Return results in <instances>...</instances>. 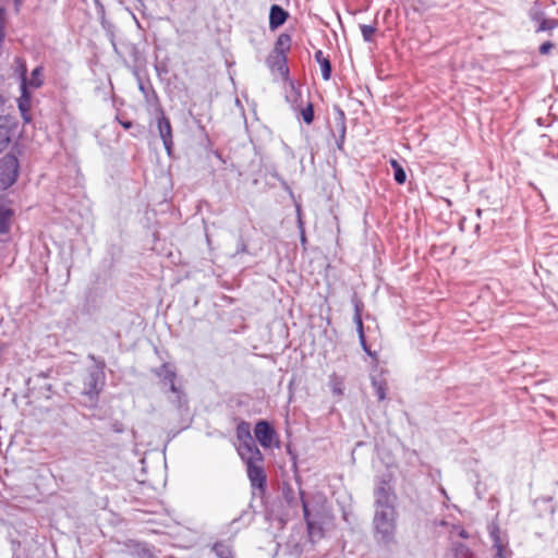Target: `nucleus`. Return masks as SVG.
I'll list each match as a JSON object with an SVG mask.
<instances>
[{
  "label": "nucleus",
  "instance_id": "4468645a",
  "mask_svg": "<svg viewBox=\"0 0 558 558\" xmlns=\"http://www.w3.org/2000/svg\"><path fill=\"white\" fill-rule=\"evenodd\" d=\"M21 68H22V84H21L22 97L20 98L19 107H20V110L24 113L28 107L29 94L26 90V77H25L26 66L24 63H22Z\"/></svg>",
  "mask_w": 558,
  "mask_h": 558
},
{
  "label": "nucleus",
  "instance_id": "cd10ccee",
  "mask_svg": "<svg viewBox=\"0 0 558 558\" xmlns=\"http://www.w3.org/2000/svg\"><path fill=\"white\" fill-rule=\"evenodd\" d=\"M375 31H376L375 27H373L371 25H362L361 26V32H362L363 38L366 41L372 40V37H373Z\"/></svg>",
  "mask_w": 558,
  "mask_h": 558
},
{
  "label": "nucleus",
  "instance_id": "7ed1b4c3",
  "mask_svg": "<svg viewBox=\"0 0 558 558\" xmlns=\"http://www.w3.org/2000/svg\"><path fill=\"white\" fill-rule=\"evenodd\" d=\"M375 507L391 506L396 504V495L388 480H380L374 490Z\"/></svg>",
  "mask_w": 558,
  "mask_h": 558
},
{
  "label": "nucleus",
  "instance_id": "dca6fc26",
  "mask_svg": "<svg viewBox=\"0 0 558 558\" xmlns=\"http://www.w3.org/2000/svg\"><path fill=\"white\" fill-rule=\"evenodd\" d=\"M315 60L320 64L323 78L328 81L331 74L330 61L324 56L322 50L315 52Z\"/></svg>",
  "mask_w": 558,
  "mask_h": 558
},
{
  "label": "nucleus",
  "instance_id": "1a4fd4ad",
  "mask_svg": "<svg viewBox=\"0 0 558 558\" xmlns=\"http://www.w3.org/2000/svg\"><path fill=\"white\" fill-rule=\"evenodd\" d=\"M14 132V122L9 117H0V154L8 148Z\"/></svg>",
  "mask_w": 558,
  "mask_h": 558
},
{
  "label": "nucleus",
  "instance_id": "2eb2a0df",
  "mask_svg": "<svg viewBox=\"0 0 558 558\" xmlns=\"http://www.w3.org/2000/svg\"><path fill=\"white\" fill-rule=\"evenodd\" d=\"M236 437L240 444H252L254 441L247 422L243 421L236 426Z\"/></svg>",
  "mask_w": 558,
  "mask_h": 558
},
{
  "label": "nucleus",
  "instance_id": "a878e982",
  "mask_svg": "<svg viewBox=\"0 0 558 558\" xmlns=\"http://www.w3.org/2000/svg\"><path fill=\"white\" fill-rule=\"evenodd\" d=\"M354 323L357 328L360 342H364V331H363V322L360 313H354Z\"/></svg>",
  "mask_w": 558,
  "mask_h": 558
},
{
  "label": "nucleus",
  "instance_id": "39448f33",
  "mask_svg": "<svg viewBox=\"0 0 558 558\" xmlns=\"http://www.w3.org/2000/svg\"><path fill=\"white\" fill-rule=\"evenodd\" d=\"M238 453L244 461L245 465L264 462V456L254 441L252 444H240L238 447Z\"/></svg>",
  "mask_w": 558,
  "mask_h": 558
},
{
  "label": "nucleus",
  "instance_id": "c9c22d12",
  "mask_svg": "<svg viewBox=\"0 0 558 558\" xmlns=\"http://www.w3.org/2000/svg\"><path fill=\"white\" fill-rule=\"evenodd\" d=\"M459 535H460L461 537H463V538H468V537H469L468 532H466L465 530H463V529H462V530H460Z\"/></svg>",
  "mask_w": 558,
  "mask_h": 558
},
{
  "label": "nucleus",
  "instance_id": "7c9ffc66",
  "mask_svg": "<svg viewBox=\"0 0 558 558\" xmlns=\"http://www.w3.org/2000/svg\"><path fill=\"white\" fill-rule=\"evenodd\" d=\"M553 47L554 45L550 41H546L539 47V52L542 54H547Z\"/></svg>",
  "mask_w": 558,
  "mask_h": 558
},
{
  "label": "nucleus",
  "instance_id": "f704fd0d",
  "mask_svg": "<svg viewBox=\"0 0 558 558\" xmlns=\"http://www.w3.org/2000/svg\"><path fill=\"white\" fill-rule=\"evenodd\" d=\"M292 490L290 488H288L286 492H284V496H286V499L288 500V502L290 504L292 501V497H291V494Z\"/></svg>",
  "mask_w": 558,
  "mask_h": 558
},
{
  "label": "nucleus",
  "instance_id": "4be33fe9",
  "mask_svg": "<svg viewBox=\"0 0 558 558\" xmlns=\"http://www.w3.org/2000/svg\"><path fill=\"white\" fill-rule=\"evenodd\" d=\"M453 556L454 558H472V553L468 546L461 543H457L453 545Z\"/></svg>",
  "mask_w": 558,
  "mask_h": 558
},
{
  "label": "nucleus",
  "instance_id": "f3484780",
  "mask_svg": "<svg viewBox=\"0 0 558 558\" xmlns=\"http://www.w3.org/2000/svg\"><path fill=\"white\" fill-rule=\"evenodd\" d=\"M329 387L333 395L341 397L344 391L343 378L336 374H332L329 377Z\"/></svg>",
  "mask_w": 558,
  "mask_h": 558
},
{
  "label": "nucleus",
  "instance_id": "ea45409f",
  "mask_svg": "<svg viewBox=\"0 0 558 558\" xmlns=\"http://www.w3.org/2000/svg\"><path fill=\"white\" fill-rule=\"evenodd\" d=\"M476 214H477V216H478V217H481V216H482V210H481V209H477V210H476Z\"/></svg>",
  "mask_w": 558,
  "mask_h": 558
},
{
  "label": "nucleus",
  "instance_id": "c85d7f7f",
  "mask_svg": "<svg viewBox=\"0 0 558 558\" xmlns=\"http://www.w3.org/2000/svg\"><path fill=\"white\" fill-rule=\"evenodd\" d=\"M557 25L555 20H543L537 28V32L550 31Z\"/></svg>",
  "mask_w": 558,
  "mask_h": 558
},
{
  "label": "nucleus",
  "instance_id": "473e14b6",
  "mask_svg": "<svg viewBox=\"0 0 558 558\" xmlns=\"http://www.w3.org/2000/svg\"><path fill=\"white\" fill-rule=\"evenodd\" d=\"M495 550H496L495 558H507L506 548H499V549H495Z\"/></svg>",
  "mask_w": 558,
  "mask_h": 558
},
{
  "label": "nucleus",
  "instance_id": "9b49d317",
  "mask_svg": "<svg viewBox=\"0 0 558 558\" xmlns=\"http://www.w3.org/2000/svg\"><path fill=\"white\" fill-rule=\"evenodd\" d=\"M289 14L280 5L274 4L269 12V27L276 29L286 23Z\"/></svg>",
  "mask_w": 558,
  "mask_h": 558
},
{
  "label": "nucleus",
  "instance_id": "9d476101",
  "mask_svg": "<svg viewBox=\"0 0 558 558\" xmlns=\"http://www.w3.org/2000/svg\"><path fill=\"white\" fill-rule=\"evenodd\" d=\"M157 126H158L159 135L163 142L165 148L168 151V154L170 155L173 142H172V130H171V124H170L169 119L167 117H165L163 114H161L158 118Z\"/></svg>",
  "mask_w": 558,
  "mask_h": 558
},
{
  "label": "nucleus",
  "instance_id": "423d86ee",
  "mask_svg": "<svg viewBox=\"0 0 558 558\" xmlns=\"http://www.w3.org/2000/svg\"><path fill=\"white\" fill-rule=\"evenodd\" d=\"M156 375L160 378V380L170 386V390L177 395L179 402H181V397L183 392L175 386V377L177 374L172 366L168 363L162 364L158 369H156Z\"/></svg>",
  "mask_w": 558,
  "mask_h": 558
},
{
  "label": "nucleus",
  "instance_id": "5701e85b",
  "mask_svg": "<svg viewBox=\"0 0 558 558\" xmlns=\"http://www.w3.org/2000/svg\"><path fill=\"white\" fill-rule=\"evenodd\" d=\"M390 163H391V167H392V168H393V170H395V174H393L395 180H396L399 184H403V183L405 182V179H407V174H405V172H404L403 168H402V167L400 166V163H399L397 160H395V159H392V160L390 161Z\"/></svg>",
  "mask_w": 558,
  "mask_h": 558
},
{
  "label": "nucleus",
  "instance_id": "4c0bfd02",
  "mask_svg": "<svg viewBox=\"0 0 558 558\" xmlns=\"http://www.w3.org/2000/svg\"><path fill=\"white\" fill-rule=\"evenodd\" d=\"M355 313H360L361 314V304H360V302L355 303Z\"/></svg>",
  "mask_w": 558,
  "mask_h": 558
},
{
  "label": "nucleus",
  "instance_id": "aec40b11",
  "mask_svg": "<svg viewBox=\"0 0 558 558\" xmlns=\"http://www.w3.org/2000/svg\"><path fill=\"white\" fill-rule=\"evenodd\" d=\"M372 386L375 389L377 398L379 401L386 399L387 384L384 380H378L376 378H372Z\"/></svg>",
  "mask_w": 558,
  "mask_h": 558
},
{
  "label": "nucleus",
  "instance_id": "2f4dec72",
  "mask_svg": "<svg viewBox=\"0 0 558 558\" xmlns=\"http://www.w3.org/2000/svg\"><path fill=\"white\" fill-rule=\"evenodd\" d=\"M3 39V10L0 8V43Z\"/></svg>",
  "mask_w": 558,
  "mask_h": 558
},
{
  "label": "nucleus",
  "instance_id": "f8f14e48",
  "mask_svg": "<svg viewBox=\"0 0 558 558\" xmlns=\"http://www.w3.org/2000/svg\"><path fill=\"white\" fill-rule=\"evenodd\" d=\"M326 500L322 496H318L314 505H310L311 517L314 519L325 520L328 517L326 510Z\"/></svg>",
  "mask_w": 558,
  "mask_h": 558
},
{
  "label": "nucleus",
  "instance_id": "a19ab883",
  "mask_svg": "<svg viewBox=\"0 0 558 558\" xmlns=\"http://www.w3.org/2000/svg\"><path fill=\"white\" fill-rule=\"evenodd\" d=\"M361 344H362V348L367 347V344H366V340L364 339V342H361Z\"/></svg>",
  "mask_w": 558,
  "mask_h": 558
},
{
  "label": "nucleus",
  "instance_id": "b1692460",
  "mask_svg": "<svg viewBox=\"0 0 558 558\" xmlns=\"http://www.w3.org/2000/svg\"><path fill=\"white\" fill-rule=\"evenodd\" d=\"M291 43V37L288 34H281L276 43V50L280 53H283L284 50L289 49Z\"/></svg>",
  "mask_w": 558,
  "mask_h": 558
},
{
  "label": "nucleus",
  "instance_id": "20e7f679",
  "mask_svg": "<svg viewBox=\"0 0 558 558\" xmlns=\"http://www.w3.org/2000/svg\"><path fill=\"white\" fill-rule=\"evenodd\" d=\"M302 506H303V513H304V519L306 521L310 539L312 542L320 539L324 535L323 523L325 520L312 518L308 502H306L303 498H302Z\"/></svg>",
  "mask_w": 558,
  "mask_h": 558
},
{
  "label": "nucleus",
  "instance_id": "412c9836",
  "mask_svg": "<svg viewBox=\"0 0 558 558\" xmlns=\"http://www.w3.org/2000/svg\"><path fill=\"white\" fill-rule=\"evenodd\" d=\"M41 84V68L38 66L32 72V77L29 80L26 78V87L31 86L33 88H38Z\"/></svg>",
  "mask_w": 558,
  "mask_h": 558
},
{
  "label": "nucleus",
  "instance_id": "6e6552de",
  "mask_svg": "<svg viewBox=\"0 0 558 558\" xmlns=\"http://www.w3.org/2000/svg\"><path fill=\"white\" fill-rule=\"evenodd\" d=\"M255 437L264 448H269L272 445L275 430L266 421H259L255 425Z\"/></svg>",
  "mask_w": 558,
  "mask_h": 558
},
{
  "label": "nucleus",
  "instance_id": "a211bd4d",
  "mask_svg": "<svg viewBox=\"0 0 558 558\" xmlns=\"http://www.w3.org/2000/svg\"><path fill=\"white\" fill-rule=\"evenodd\" d=\"M5 167L8 169V180H7V183L9 185H11L15 180H16V177H17V161L16 159H9L7 162H5Z\"/></svg>",
  "mask_w": 558,
  "mask_h": 558
},
{
  "label": "nucleus",
  "instance_id": "0eeeda50",
  "mask_svg": "<svg viewBox=\"0 0 558 558\" xmlns=\"http://www.w3.org/2000/svg\"><path fill=\"white\" fill-rule=\"evenodd\" d=\"M246 472L252 487L264 492L266 487V473L263 463L246 465Z\"/></svg>",
  "mask_w": 558,
  "mask_h": 558
},
{
  "label": "nucleus",
  "instance_id": "c756f323",
  "mask_svg": "<svg viewBox=\"0 0 558 558\" xmlns=\"http://www.w3.org/2000/svg\"><path fill=\"white\" fill-rule=\"evenodd\" d=\"M302 117L304 122L307 124L312 123L314 119V111L312 105L307 106L305 109L302 110Z\"/></svg>",
  "mask_w": 558,
  "mask_h": 558
},
{
  "label": "nucleus",
  "instance_id": "72a5a7b5",
  "mask_svg": "<svg viewBox=\"0 0 558 558\" xmlns=\"http://www.w3.org/2000/svg\"><path fill=\"white\" fill-rule=\"evenodd\" d=\"M112 427H113V430H114V432H117V433H122V432H123V426H122V424H121V423H118V422H117V423H114V424L112 425Z\"/></svg>",
  "mask_w": 558,
  "mask_h": 558
},
{
  "label": "nucleus",
  "instance_id": "79ce46f5",
  "mask_svg": "<svg viewBox=\"0 0 558 558\" xmlns=\"http://www.w3.org/2000/svg\"><path fill=\"white\" fill-rule=\"evenodd\" d=\"M3 104V99L2 97L0 96V106Z\"/></svg>",
  "mask_w": 558,
  "mask_h": 558
},
{
  "label": "nucleus",
  "instance_id": "f257e3e1",
  "mask_svg": "<svg viewBox=\"0 0 558 558\" xmlns=\"http://www.w3.org/2000/svg\"><path fill=\"white\" fill-rule=\"evenodd\" d=\"M397 511L395 505L375 507L373 524L377 539L380 543L389 544L393 541L397 529Z\"/></svg>",
  "mask_w": 558,
  "mask_h": 558
},
{
  "label": "nucleus",
  "instance_id": "58836bf2",
  "mask_svg": "<svg viewBox=\"0 0 558 558\" xmlns=\"http://www.w3.org/2000/svg\"><path fill=\"white\" fill-rule=\"evenodd\" d=\"M363 350L371 356H373V353L369 351L368 347L363 348Z\"/></svg>",
  "mask_w": 558,
  "mask_h": 558
},
{
  "label": "nucleus",
  "instance_id": "6ab92c4d",
  "mask_svg": "<svg viewBox=\"0 0 558 558\" xmlns=\"http://www.w3.org/2000/svg\"><path fill=\"white\" fill-rule=\"evenodd\" d=\"M213 549L219 558H233L232 548L228 544L217 543Z\"/></svg>",
  "mask_w": 558,
  "mask_h": 558
},
{
  "label": "nucleus",
  "instance_id": "bb28decb",
  "mask_svg": "<svg viewBox=\"0 0 558 558\" xmlns=\"http://www.w3.org/2000/svg\"><path fill=\"white\" fill-rule=\"evenodd\" d=\"M354 323L357 328L360 342H364V331H363V322L360 313H354Z\"/></svg>",
  "mask_w": 558,
  "mask_h": 558
},
{
  "label": "nucleus",
  "instance_id": "393cba45",
  "mask_svg": "<svg viewBox=\"0 0 558 558\" xmlns=\"http://www.w3.org/2000/svg\"><path fill=\"white\" fill-rule=\"evenodd\" d=\"M490 536L493 538L494 549L506 548L507 544L502 541L497 527L492 529Z\"/></svg>",
  "mask_w": 558,
  "mask_h": 558
},
{
  "label": "nucleus",
  "instance_id": "e433bc0d",
  "mask_svg": "<svg viewBox=\"0 0 558 558\" xmlns=\"http://www.w3.org/2000/svg\"><path fill=\"white\" fill-rule=\"evenodd\" d=\"M121 124H122V126H123L124 129H126V130H128V129H130V128L132 126V122H130V121L121 122Z\"/></svg>",
  "mask_w": 558,
  "mask_h": 558
},
{
  "label": "nucleus",
  "instance_id": "ddd939ff",
  "mask_svg": "<svg viewBox=\"0 0 558 558\" xmlns=\"http://www.w3.org/2000/svg\"><path fill=\"white\" fill-rule=\"evenodd\" d=\"M13 211L5 202L0 201V233L8 231Z\"/></svg>",
  "mask_w": 558,
  "mask_h": 558
},
{
  "label": "nucleus",
  "instance_id": "f03ea898",
  "mask_svg": "<svg viewBox=\"0 0 558 558\" xmlns=\"http://www.w3.org/2000/svg\"><path fill=\"white\" fill-rule=\"evenodd\" d=\"M105 364H96L88 367L83 375L82 395L89 401V407H95L98 401V396L105 386Z\"/></svg>",
  "mask_w": 558,
  "mask_h": 558
}]
</instances>
